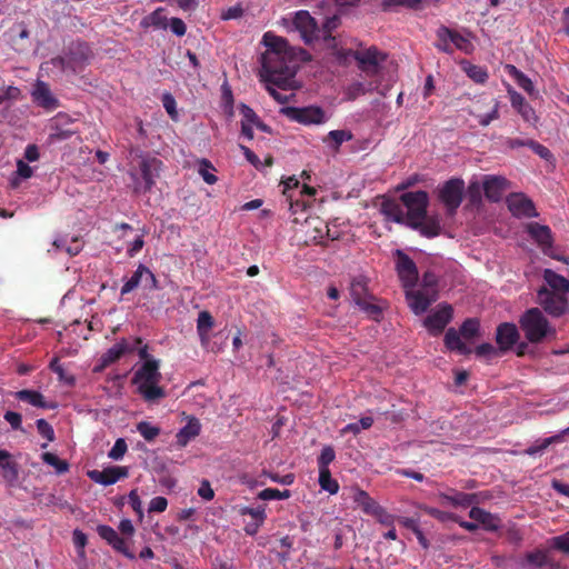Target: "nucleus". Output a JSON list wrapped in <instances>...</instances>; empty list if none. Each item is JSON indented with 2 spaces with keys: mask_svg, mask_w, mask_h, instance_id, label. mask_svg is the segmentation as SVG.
Masks as SVG:
<instances>
[{
  "mask_svg": "<svg viewBox=\"0 0 569 569\" xmlns=\"http://www.w3.org/2000/svg\"><path fill=\"white\" fill-rule=\"evenodd\" d=\"M372 516L381 523V525H385V526H389V527H392L395 521L397 520V518L387 512V510L379 506L377 511L372 513Z\"/></svg>",
  "mask_w": 569,
  "mask_h": 569,
  "instance_id": "nucleus-60",
  "label": "nucleus"
},
{
  "mask_svg": "<svg viewBox=\"0 0 569 569\" xmlns=\"http://www.w3.org/2000/svg\"><path fill=\"white\" fill-rule=\"evenodd\" d=\"M463 70L467 76L477 83H485L488 79V72L483 67L471 64L467 61L462 62Z\"/></svg>",
  "mask_w": 569,
  "mask_h": 569,
  "instance_id": "nucleus-41",
  "label": "nucleus"
},
{
  "mask_svg": "<svg viewBox=\"0 0 569 569\" xmlns=\"http://www.w3.org/2000/svg\"><path fill=\"white\" fill-rule=\"evenodd\" d=\"M543 280L547 283V288L551 291L560 295L569 293V280L558 274L551 269L543 270Z\"/></svg>",
  "mask_w": 569,
  "mask_h": 569,
  "instance_id": "nucleus-30",
  "label": "nucleus"
},
{
  "mask_svg": "<svg viewBox=\"0 0 569 569\" xmlns=\"http://www.w3.org/2000/svg\"><path fill=\"white\" fill-rule=\"evenodd\" d=\"M280 113L292 121H297L306 126L322 124L328 120L323 109L317 106H308L303 108L282 107L280 109Z\"/></svg>",
  "mask_w": 569,
  "mask_h": 569,
  "instance_id": "nucleus-9",
  "label": "nucleus"
},
{
  "mask_svg": "<svg viewBox=\"0 0 569 569\" xmlns=\"http://www.w3.org/2000/svg\"><path fill=\"white\" fill-rule=\"evenodd\" d=\"M97 532L101 539L106 540L109 545L116 540L119 536L118 532L108 525H99L97 527Z\"/></svg>",
  "mask_w": 569,
  "mask_h": 569,
  "instance_id": "nucleus-62",
  "label": "nucleus"
},
{
  "mask_svg": "<svg viewBox=\"0 0 569 569\" xmlns=\"http://www.w3.org/2000/svg\"><path fill=\"white\" fill-rule=\"evenodd\" d=\"M42 460L49 465L52 466L56 471L61 475L69 470V465L66 460H61L58 456L51 452H44L42 455Z\"/></svg>",
  "mask_w": 569,
  "mask_h": 569,
  "instance_id": "nucleus-46",
  "label": "nucleus"
},
{
  "mask_svg": "<svg viewBox=\"0 0 569 569\" xmlns=\"http://www.w3.org/2000/svg\"><path fill=\"white\" fill-rule=\"evenodd\" d=\"M340 26V17L333 14L331 17H327L322 27L319 28V39L329 40L333 39L331 33Z\"/></svg>",
  "mask_w": 569,
  "mask_h": 569,
  "instance_id": "nucleus-43",
  "label": "nucleus"
},
{
  "mask_svg": "<svg viewBox=\"0 0 569 569\" xmlns=\"http://www.w3.org/2000/svg\"><path fill=\"white\" fill-rule=\"evenodd\" d=\"M465 190V181L460 178H451L437 187V199L448 216L452 217L457 213L463 200Z\"/></svg>",
  "mask_w": 569,
  "mask_h": 569,
  "instance_id": "nucleus-6",
  "label": "nucleus"
},
{
  "mask_svg": "<svg viewBox=\"0 0 569 569\" xmlns=\"http://www.w3.org/2000/svg\"><path fill=\"white\" fill-rule=\"evenodd\" d=\"M509 74L515 79L517 84L523 89L529 96L536 97L538 94L533 82L531 79L526 76L522 71L517 69L515 66L508 64L507 66Z\"/></svg>",
  "mask_w": 569,
  "mask_h": 569,
  "instance_id": "nucleus-34",
  "label": "nucleus"
},
{
  "mask_svg": "<svg viewBox=\"0 0 569 569\" xmlns=\"http://www.w3.org/2000/svg\"><path fill=\"white\" fill-rule=\"evenodd\" d=\"M519 326L530 343H541L547 338L555 339L557 336L556 329L537 307L527 309L520 316Z\"/></svg>",
  "mask_w": 569,
  "mask_h": 569,
  "instance_id": "nucleus-4",
  "label": "nucleus"
},
{
  "mask_svg": "<svg viewBox=\"0 0 569 569\" xmlns=\"http://www.w3.org/2000/svg\"><path fill=\"white\" fill-rule=\"evenodd\" d=\"M262 43L267 48L262 58L267 59L268 66H271L272 62H277L280 54H293L292 48L289 46L288 41L282 37L273 34L272 32H266L263 34Z\"/></svg>",
  "mask_w": 569,
  "mask_h": 569,
  "instance_id": "nucleus-12",
  "label": "nucleus"
},
{
  "mask_svg": "<svg viewBox=\"0 0 569 569\" xmlns=\"http://www.w3.org/2000/svg\"><path fill=\"white\" fill-rule=\"evenodd\" d=\"M116 551L122 553L124 557H127L130 560H133L136 558L134 553L130 551L128 548L126 541L123 538L118 536L113 542L110 545Z\"/></svg>",
  "mask_w": 569,
  "mask_h": 569,
  "instance_id": "nucleus-64",
  "label": "nucleus"
},
{
  "mask_svg": "<svg viewBox=\"0 0 569 569\" xmlns=\"http://www.w3.org/2000/svg\"><path fill=\"white\" fill-rule=\"evenodd\" d=\"M117 229L121 232L122 237H130V249H141L143 246V239L140 234H138L134 229L128 223H121L117 227Z\"/></svg>",
  "mask_w": 569,
  "mask_h": 569,
  "instance_id": "nucleus-44",
  "label": "nucleus"
},
{
  "mask_svg": "<svg viewBox=\"0 0 569 569\" xmlns=\"http://www.w3.org/2000/svg\"><path fill=\"white\" fill-rule=\"evenodd\" d=\"M521 118L531 124L532 127H537L539 122V117L537 116L535 109L529 104L526 103L520 110L517 111Z\"/></svg>",
  "mask_w": 569,
  "mask_h": 569,
  "instance_id": "nucleus-55",
  "label": "nucleus"
},
{
  "mask_svg": "<svg viewBox=\"0 0 569 569\" xmlns=\"http://www.w3.org/2000/svg\"><path fill=\"white\" fill-rule=\"evenodd\" d=\"M319 485L321 489L328 491L331 495L337 493L339 490V483L337 480L332 479L329 469H319Z\"/></svg>",
  "mask_w": 569,
  "mask_h": 569,
  "instance_id": "nucleus-42",
  "label": "nucleus"
},
{
  "mask_svg": "<svg viewBox=\"0 0 569 569\" xmlns=\"http://www.w3.org/2000/svg\"><path fill=\"white\" fill-rule=\"evenodd\" d=\"M38 432L46 438L49 442L54 440V430L52 426L46 419H38L37 422Z\"/></svg>",
  "mask_w": 569,
  "mask_h": 569,
  "instance_id": "nucleus-57",
  "label": "nucleus"
},
{
  "mask_svg": "<svg viewBox=\"0 0 569 569\" xmlns=\"http://www.w3.org/2000/svg\"><path fill=\"white\" fill-rule=\"evenodd\" d=\"M527 147L530 148L536 154H538L541 159H543L546 161L551 162L555 160L551 151L547 147H545L543 144H541L535 140H529V142L527 143Z\"/></svg>",
  "mask_w": 569,
  "mask_h": 569,
  "instance_id": "nucleus-54",
  "label": "nucleus"
},
{
  "mask_svg": "<svg viewBox=\"0 0 569 569\" xmlns=\"http://www.w3.org/2000/svg\"><path fill=\"white\" fill-rule=\"evenodd\" d=\"M520 335L515 323L503 322L500 323L496 331V341L499 351L506 352L510 350L518 341Z\"/></svg>",
  "mask_w": 569,
  "mask_h": 569,
  "instance_id": "nucleus-21",
  "label": "nucleus"
},
{
  "mask_svg": "<svg viewBox=\"0 0 569 569\" xmlns=\"http://www.w3.org/2000/svg\"><path fill=\"white\" fill-rule=\"evenodd\" d=\"M147 24L153 26L157 29H167L168 27V19L163 14V9L159 8L154 10L152 13H150L144 19Z\"/></svg>",
  "mask_w": 569,
  "mask_h": 569,
  "instance_id": "nucleus-48",
  "label": "nucleus"
},
{
  "mask_svg": "<svg viewBox=\"0 0 569 569\" xmlns=\"http://www.w3.org/2000/svg\"><path fill=\"white\" fill-rule=\"evenodd\" d=\"M137 430L147 441H152L160 435V428L152 426L147 421L139 422L137 425Z\"/></svg>",
  "mask_w": 569,
  "mask_h": 569,
  "instance_id": "nucleus-50",
  "label": "nucleus"
},
{
  "mask_svg": "<svg viewBox=\"0 0 569 569\" xmlns=\"http://www.w3.org/2000/svg\"><path fill=\"white\" fill-rule=\"evenodd\" d=\"M49 369L51 371H53L54 373L58 375V379L59 381L68 385V386H73L76 383V378L71 373H68L63 366L60 363V360L58 357H54L51 359L50 363H49Z\"/></svg>",
  "mask_w": 569,
  "mask_h": 569,
  "instance_id": "nucleus-39",
  "label": "nucleus"
},
{
  "mask_svg": "<svg viewBox=\"0 0 569 569\" xmlns=\"http://www.w3.org/2000/svg\"><path fill=\"white\" fill-rule=\"evenodd\" d=\"M336 452L331 446L322 448L320 456L318 457V468L329 469V465L335 460Z\"/></svg>",
  "mask_w": 569,
  "mask_h": 569,
  "instance_id": "nucleus-52",
  "label": "nucleus"
},
{
  "mask_svg": "<svg viewBox=\"0 0 569 569\" xmlns=\"http://www.w3.org/2000/svg\"><path fill=\"white\" fill-rule=\"evenodd\" d=\"M537 302L552 317L558 318L569 313V300L567 296L556 293L545 286L537 291Z\"/></svg>",
  "mask_w": 569,
  "mask_h": 569,
  "instance_id": "nucleus-8",
  "label": "nucleus"
},
{
  "mask_svg": "<svg viewBox=\"0 0 569 569\" xmlns=\"http://www.w3.org/2000/svg\"><path fill=\"white\" fill-rule=\"evenodd\" d=\"M428 204L429 196L426 191H408L398 199L385 198L380 203V212L386 221L405 224L426 238H433L440 233L441 226L438 218L427 216Z\"/></svg>",
  "mask_w": 569,
  "mask_h": 569,
  "instance_id": "nucleus-1",
  "label": "nucleus"
},
{
  "mask_svg": "<svg viewBox=\"0 0 569 569\" xmlns=\"http://www.w3.org/2000/svg\"><path fill=\"white\" fill-rule=\"evenodd\" d=\"M507 180L498 176H487L483 181V192L486 197L493 202L502 198Z\"/></svg>",
  "mask_w": 569,
  "mask_h": 569,
  "instance_id": "nucleus-28",
  "label": "nucleus"
},
{
  "mask_svg": "<svg viewBox=\"0 0 569 569\" xmlns=\"http://www.w3.org/2000/svg\"><path fill=\"white\" fill-rule=\"evenodd\" d=\"M440 498L452 507L468 508L478 503L477 493H466L453 489H450L449 492L440 493Z\"/></svg>",
  "mask_w": 569,
  "mask_h": 569,
  "instance_id": "nucleus-26",
  "label": "nucleus"
},
{
  "mask_svg": "<svg viewBox=\"0 0 569 569\" xmlns=\"http://www.w3.org/2000/svg\"><path fill=\"white\" fill-rule=\"evenodd\" d=\"M397 252L396 269L405 289H413L419 273L416 263L403 251Z\"/></svg>",
  "mask_w": 569,
  "mask_h": 569,
  "instance_id": "nucleus-13",
  "label": "nucleus"
},
{
  "mask_svg": "<svg viewBox=\"0 0 569 569\" xmlns=\"http://www.w3.org/2000/svg\"><path fill=\"white\" fill-rule=\"evenodd\" d=\"M469 517L479 522L487 531H497L501 526V520L498 516L492 515L479 507H472L469 511Z\"/></svg>",
  "mask_w": 569,
  "mask_h": 569,
  "instance_id": "nucleus-24",
  "label": "nucleus"
},
{
  "mask_svg": "<svg viewBox=\"0 0 569 569\" xmlns=\"http://www.w3.org/2000/svg\"><path fill=\"white\" fill-rule=\"evenodd\" d=\"M559 569L560 565L552 558L549 549H533L517 559L518 569Z\"/></svg>",
  "mask_w": 569,
  "mask_h": 569,
  "instance_id": "nucleus-10",
  "label": "nucleus"
},
{
  "mask_svg": "<svg viewBox=\"0 0 569 569\" xmlns=\"http://www.w3.org/2000/svg\"><path fill=\"white\" fill-rule=\"evenodd\" d=\"M68 58L71 63V70L77 71L90 57V49L83 41H74L68 47Z\"/></svg>",
  "mask_w": 569,
  "mask_h": 569,
  "instance_id": "nucleus-23",
  "label": "nucleus"
},
{
  "mask_svg": "<svg viewBox=\"0 0 569 569\" xmlns=\"http://www.w3.org/2000/svg\"><path fill=\"white\" fill-rule=\"evenodd\" d=\"M421 7V0H383L382 9L385 11L397 10L398 8H406L410 10H418Z\"/></svg>",
  "mask_w": 569,
  "mask_h": 569,
  "instance_id": "nucleus-40",
  "label": "nucleus"
},
{
  "mask_svg": "<svg viewBox=\"0 0 569 569\" xmlns=\"http://www.w3.org/2000/svg\"><path fill=\"white\" fill-rule=\"evenodd\" d=\"M406 298L409 302V307L416 315H421L429 306L436 300V295H432L431 297L428 296V293L413 289H406Z\"/></svg>",
  "mask_w": 569,
  "mask_h": 569,
  "instance_id": "nucleus-22",
  "label": "nucleus"
},
{
  "mask_svg": "<svg viewBox=\"0 0 569 569\" xmlns=\"http://www.w3.org/2000/svg\"><path fill=\"white\" fill-rule=\"evenodd\" d=\"M350 293L356 303H361L367 297V284L362 278H356L350 286Z\"/></svg>",
  "mask_w": 569,
  "mask_h": 569,
  "instance_id": "nucleus-45",
  "label": "nucleus"
},
{
  "mask_svg": "<svg viewBox=\"0 0 569 569\" xmlns=\"http://www.w3.org/2000/svg\"><path fill=\"white\" fill-rule=\"evenodd\" d=\"M291 497L289 490H279L277 488H266L258 493V498L261 500H274V499H288Z\"/></svg>",
  "mask_w": 569,
  "mask_h": 569,
  "instance_id": "nucleus-49",
  "label": "nucleus"
},
{
  "mask_svg": "<svg viewBox=\"0 0 569 569\" xmlns=\"http://www.w3.org/2000/svg\"><path fill=\"white\" fill-rule=\"evenodd\" d=\"M297 68L293 54H280L277 62H272L271 66H268L267 59L262 58L260 78L264 83L274 84L282 90H290L295 88Z\"/></svg>",
  "mask_w": 569,
  "mask_h": 569,
  "instance_id": "nucleus-2",
  "label": "nucleus"
},
{
  "mask_svg": "<svg viewBox=\"0 0 569 569\" xmlns=\"http://www.w3.org/2000/svg\"><path fill=\"white\" fill-rule=\"evenodd\" d=\"M0 468L2 469V477L9 483H13L18 480V463L11 460V455L7 450L2 449H0Z\"/></svg>",
  "mask_w": 569,
  "mask_h": 569,
  "instance_id": "nucleus-31",
  "label": "nucleus"
},
{
  "mask_svg": "<svg viewBox=\"0 0 569 569\" xmlns=\"http://www.w3.org/2000/svg\"><path fill=\"white\" fill-rule=\"evenodd\" d=\"M17 177L11 179V186L17 188L19 186V178L29 179L33 174L32 168L22 160L17 161Z\"/></svg>",
  "mask_w": 569,
  "mask_h": 569,
  "instance_id": "nucleus-51",
  "label": "nucleus"
},
{
  "mask_svg": "<svg viewBox=\"0 0 569 569\" xmlns=\"http://www.w3.org/2000/svg\"><path fill=\"white\" fill-rule=\"evenodd\" d=\"M452 30L448 27L441 26L437 30V43L436 47L448 54H451L453 52L452 48Z\"/></svg>",
  "mask_w": 569,
  "mask_h": 569,
  "instance_id": "nucleus-36",
  "label": "nucleus"
},
{
  "mask_svg": "<svg viewBox=\"0 0 569 569\" xmlns=\"http://www.w3.org/2000/svg\"><path fill=\"white\" fill-rule=\"evenodd\" d=\"M31 97L37 106L49 111L60 106L59 100L54 97L48 83L41 80H37L33 84Z\"/></svg>",
  "mask_w": 569,
  "mask_h": 569,
  "instance_id": "nucleus-18",
  "label": "nucleus"
},
{
  "mask_svg": "<svg viewBox=\"0 0 569 569\" xmlns=\"http://www.w3.org/2000/svg\"><path fill=\"white\" fill-rule=\"evenodd\" d=\"M452 48L460 50L461 52L469 54L473 51V44L469 39L463 37L457 31L452 30Z\"/></svg>",
  "mask_w": 569,
  "mask_h": 569,
  "instance_id": "nucleus-47",
  "label": "nucleus"
},
{
  "mask_svg": "<svg viewBox=\"0 0 569 569\" xmlns=\"http://www.w3.org/2000/svg\"><path fill=\"white\" fill-rule=\"evenodd\" d=\"M74 119L64 112L57 113L49 121V140L51 142L64 141L78 133L72 126Z\"/></svg>",
  "mask_w": 569,
  "mask_h": 569,
  "instance_id": "nucleus-11",
  "label": "nucleus"
},
{
  "mask_svg": "<svg viewBox=\"0 0 569 569\" xmlns=\"http://www.w3.org/2000/svg\"><path fill=\"white\" fill-rule=\"evenodd\" d=\"M551 547L565 553H569V531L563 535L553 537L551 539Z\"/></svg>",
  "mask_w": 569,
  "mask_h": 569,
  "instance_id": "nucleus-63",
  "label": "nucleus"
},
{
  "mask_svg": "<svg viewBox=\"0 0 569 569\" xmlns=\"http://www.w3.org/2000/svg\"><path fill=\"white\" fill-rule=\"evenodd\" d=\"M214 325L213 317L209 311H201L197 320V331L202 346H207L209 342V331Z\"/></svg>",
  "mask_w": 569,
  "mask_h": 569,
  "instance_id": "nucleus-33",
  "label": "nucleus"
},
{
  "mask_svg": "<svg viewBox=\"0 0 569 569\" xmlns=\"http://www.w3.org/2000/svg\"><path fill=\"white\" fill-rule=\"evenodd\" d=\"M162 104L171 119L177 120L178 119V112H177V102L176 99L171 93H163L162 96Z\"/></svg>",
  "mask_w": 569,
  "mask_h": 569,
  "instance_id": "nucleus-58",
  "label": "nucleus"
},
{
  "mask_svg": "<svg viewBox=\"0 0 569 569\" xmlns=\"http://www.w3.org/2000/svg\"><path fill=\"white\" fill-rule=\"evenodd\" d=\"M530 238L541 247V249H551L552 236L549 227L531 222L527 226Z\"/></svg>",
  "mask_w": 569,
  "mask_h": 569,
  "instance_id": "nucleus-27",
  "label": "nucleus"
},
{
  "mask_svg": "<svg viewBox=\"0 0 569 569\" xmlns=\"http://www.w3.org/2000/svg\"><path fill=\"white\" fill-rule=\"evenodd\" d=\"M569 432V428H567L566 430H563L562 432L558 433V435H555V436H551V437H548V438H545L542 440H538L536 442L538 449L540 450V452H542L543 450H546L550 445H553V443H558V442H561L563 440V436Z\"/></svg>",
  "mask_w": 569,
  "mask_h": 569,
  "instance_id": "nucleus-61",
  "label": "nucleus"
},
{
  "mask_svg": "<svg viewBox=\"0 0 569 569\" xmlns=\"http://www.w3.org/2000/svg\"><path fill=\"white\" fill-rule=\"evenodd\" d=\"M161 162L156 158H143L140 161L139 170L142 181H137V191H149L154 184V180L158 177Z\"/></svg>",
  "mask_w": 569,
  "mask_h": 569,
  "instance_id": "nucleus-16",
  "label": "nucleus"
},
{
  "mask_svg": "<svg viewBox=\"0 0 569 569\" xmlns=\"http://www.w3.org/2000/svg\"><path fill=\"white\" fill-rule=\"evenodd\" d=\"M499 102L496 101L492 110L488 113L478 114L477 120L480 126L487 127L490 124L491 121L499 119Z\"/></svg>",
  "mask_w": 569,
  "mask_h": 569,
  "instance_id": "nucleus-59",
  "label": "nucleus"
},
{
  "mask_svg": "<svg viewBox=\"0 0 569 569\" xmlns=\"http://www.w3.org/2000/svg\"><path fill=\"white\" fill-rule=\"evenodd\" d=\"M88 477L102 486H110L119 481L121 478L128 477V469L126 467L111 466L103 470H90Z\"/></svg>",
  "mask_w": 569,
  "mask_h": 569,
  "instance_id": "nucleus-19",
  "label": "nucleus"
},
{
  "mask_svg": "<svg viewBox=\"0 0 569 569\" xmlns=\"http://www.w3.org/2000/svg\"><path fill=\"white\" fill-rule=\"evenodd\" d=\"M16 398L20 401H26L37 408H43V409L54 408L53 405H49L46 402L44 397L41 392L36 391V390H29V389L20 390L16 393Z\"/></svg>",
  "mask_w": 569,
  "mask_h": 569,
  "instance_id": "nucleus-32",
  "label": "nucleus"
},
{
  "mask_svg": "<svg viewBox=\"0 0 569 569\" xmlns=\"http://www.w3.org/2000/svg\"><path fill=\"white\" fill-rule=\"evenodd\" d=\"M351 499L366 515L372 516L380 506L369 493L359 487L351 488Z\"/></svg>",
  "mask_w": 569,
  "mask_h": 569,
  "instance_id": "nucleus-29",
  "label": "nucleus"
},
{
  "mask_svg": "<svg viewBox=\"0 0 569 569\" xmlns=\"http://www.w3.org/2000/svg\"><path fill=\"white\" fill-rule=\"evenodd\" d=\"M160 380L159 361L151 359L144 361L134 372L132 383L138 385V392L146 401H156L166 396L163 388L159 386Z\"/></svg>",
  "mask_w": 569,
  "mask_h": 569,
  "instance_id": "nucleus-3",
  "label": "nucleus"
},
{
  "mask_svg": "<svg viewBox=\"0 0 569 569\" xmlns=\"http://www.w3.org/2000/svg\"><path fill=\"white\" fill-rule=\"evenodd\" d=\"M128 446L123 438L116 440L113 447L108 453V457L112 460H120L127 452Z\"/></svg>",
  "mask_w": 569,
  "mask_h": 569,
  "instance_id": "nucleus-56",
  "label": "nucleus"
},
{
  "mask_svg": "<svg viewBox=\"0 0 569 569\" xmlns=\"http://www.w3.org/2000/svg\"><path fill=\"white\" fill-rule=\"evenodd\" d=\"M142 343L141 338H134V345L130 346L126 339H121L117 343H114L111 348H109L100 358L101 366L108 367L111 363L118 361L126 353L133 352L138 345Z\"/></svg>",
  "mask_w": 569,
  "mask_h": 569,
  "instance_id": "nucleus-20",
  "label": "nucleus"
},
{
  "mask_svg": "<svg viewBox=\"0 0 569 569\" xmlns=\"http://www.w3.org/2000/svg\"><path fill=\"white\" fill-rule=\"evenodd\" d=\"M293 26L307 44L319 39V27L317 21L307 10L296 12Z\"/></svg>",
  "mask_w": 569,
  "mask_h": 569,
  "instance_id": "nucleus-14",
  "label": "nucleus"
},
{
  "mask_svg": "<svg viewBox=\"0 0 569 569\" xmlns=\"http://www.w3.org/2000/svg\"><path fill=\"white\" fill-rule=\"evenodd\" d=\"M351 56L357 61L358 68L368 77L378 76L381 72L382 63L387 59V54L376 47L353 51Z\"/></svg>",
  "mask_w": 569,
  "mask_h": 569,
  "instance_id": "nucleus-7",
  "label": "nucleus"
},
{
  "mask_svg": "<svg viewBox=\"0 0 569 569\" xmlns=\"http://www.w3.org/2000/svg\"><path fill=\"white\" fill-rule=\"evenodd\" d=\"M147 272V267L144 264H139L137 270L133 272L131 278L124 282L121 288V296H124L132 290H134L139 284L143 283L144 277Z\"/></svg>",
  "mask_w": 569,
  "mask_h": 569,
  "instance_id": "nucleus-37",
  "label": "nucleus"
},
{
  "mask_svg": "<svg viewBox=\"0 0 569 569\" xmlns=\"http://www.w3.org/2000/svg\"><path fill=\"white\" fill-rule=\"evenodd\" d=\"M201 431V423L198 418L189 417L187 425L176 435V443L179 448H184L192 439L198 437Z\"/></svg>",
  "mask_w": 569,
  "mask_h": 569,
  "instance_id": "nucleus-25",
  "label": "nucleus"
},
{
  "mask_svg": "<svg viewBox=\"0 0 569 569\" xmlns=\"http://www.w3.org/2000/svg\"><path fill=\"white\" fill-rule=\"evenodd\" d=\"M475 353L477 357L491 359L492 357L500 356L502 352L499 351V348H495L491 343L485 342L476 347Z\"/></svg>",
  "mask_w": 569,
  "mask_h": 569,
  "instance_id": "nucleus-53",
  "label": "nucleus"
},
{
  "mask_svg": "<svg viewBox=\"0 0 569 569\" xmlns=\"http://www.w3.org/2000/svg\"><path fill=\"white\" fill-rule=\"evenodd\" d=\"M216 168L208 159L198 160V173L201 176L203 181L208 184H214L217 182V177L214 174Z\"/></svg>",
  "mask_w": 569,
  "mask_h": 569,
  "instance_id": "nucleus-38",
  "label": "nucleus"
},
{
  "mask_svg": "<svg viewBox=\"0 0 569 569\" xmlns=\"http://www.w3.org/2000/svg\"><path fill=\"white\" fill-rule=\"evenodd\" d=\"M480 322L477 318H468L460 326L459 331L455 328H449L445 335V346L450 351H457L460 355L467 356L471 353V349L461 340H470L479 336Z\"/></svg>",
  "mask_w": 569,
  "mask_h": 569,
  "instance_id": "nucleus-5",
  "label": "nucleus"
},
{
  "mask_svg": "<svg viewBox=\"0 0 569 569\" xmlns=\"http://www.w3.org/2000/svg\"><path fill=\"white\" fill-rule=\"evenodd\" d=\"M353 134L349 130H331L322 141L332 150L338 151L343 142L352 140Z\"/></svg>",
  "mask_w": 569,
  "mask_h": 569,
  "instance_id": "nucleus-35",
  "label": "nucleus"
},
{
  "mask_svg": "<svg viewBox=\"0 0 569 569\" xmlns=\"http://www.w3.org/2000/svg\"><path fill=\"white\" fill-rule=\"evenodd\" d=\"M507 206L512 216L517 218L537 217L533 202L522 193H512L507 198Z\"/></svg>",
  "mask_w": 569,
  "mask_h": 569,
  "instance_id": "nucleus-17",
  "label": "nucleus"
},
{
  "mask_svg": "<svg viewBox=\"0 0 569 569\" xmlns=\"http://www.w3.org/2000/svg\"><path fill=\"white\" fill-rule=\"evenodd\" d=\"M453 317L450 305H442L425 319V326L432 336L440 335Z\"/></svg>",
  "mask_w": 569,
  "mask_h": 569,
  "instance_id": "nucleus-15",
  "label": "nucleus"
}]
</instances>
